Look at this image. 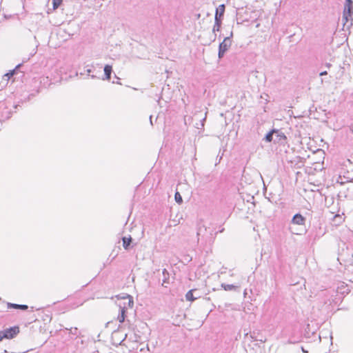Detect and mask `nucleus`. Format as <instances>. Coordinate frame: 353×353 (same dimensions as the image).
I'll use <instances>...</instances> for the list:
<instances>
[{
  "label": "nucleus",
  "instance_id": "f257e3e1",
  "mask_svg": "<svg viewBox=\"0 0 353 353\" xmlns=\"http://www.w3.org/2000/svg\"><path fill=\"white\" fill-rule=\"evenodd\" d=\"M233 36V32H231L230 36L224 38L223 41L220 43L219 46V52L218 57L219 59L223 57L225 53L228 50L232 45V39L231 38Z\"/></svg>",
  "mask_w": 353,
  "mask_h": 353
},
{
  "label": "nucleus",
  "instance_id": "f03ea898",
  "mask_svg": "<svg viewBox=\"0 0 353 353\" xmlns=\"http://www.w3.org/2000/svg\"><path fill=\"white\" fill-rule=\"evenodd\" d=\"M19 332L18 326L11 327L0 332L1 336L3 339H11L14 338Z\"/></svg>",
  "mask_w": 353,
  "mask_h": 353
},
{
  "label": "nucleus",
  "instance_id": "7ed1b4c3",
  "mask_svg": "<svg viewBox=\"0 0 353 353\" xmlns=\"http://www.w3.org/2000/svg\"><path fill=\"white\" fill-rule=\"evenodd\" d=\"M274 143L284 145L286 143L287 137L285 134L278 130H276V132L274 134Z\"/></svg>",
  "mask_w": 353,
  "mask_h": 353
},
{
  "label": "nucleus",
  "instance_id": "20e7f679",
  "mask_svg": "<svg viewBox=\"0 0 353 353\" xmlns=\"http://www.w3.org/2000/svg\"><path fill=\"white\" fill-rule=\"evenodd\" d=\"M353 14V1L352 0H346V4L343 11V17L347 21V15Z\"/></svg>",
  "mask_w": 353,
  "mask_h": 353
},
{
  "label": "nucleus",
  "instance_id": "39448f33",
  "mask_svg": "<svg viewBox=\"0 0 353 353\" xmlns=\"http://www.w3.org/2000/svg\"><path fill=\"white\" fill-rule=\"evenodd\" d=\"M305 217L302 216L300 213H296L293 216L291 223L294 225H305Z\"/></svg>",
  "mask_w": 353,
  "mask_h": 353
},
{
  "label": "nucleus",
  "instance_id": "423d86ee",
  "mask_svg": "<svg viewBox=\"0 0 353 353\" xmlns=\"http://www.w3.org/2000/svg\"><path fill=\"white\" fill-rule=\"evenodd\" d=\"M225 6L224 4H221L216 9L214 19L222 21L225 12Z\"/></svg>",
  "mask_w": 353,
  "mask_h": 353
},
{
  "label": "nucleus",
  "instance_id": "0eeeda50",
  "mask_svg": "<svg viewBox=\"0 0 353 353\" xmlns=\"http://www.w3.org/2000/svg\"><path fill=\"white\" fill-rule=\"evenodd\" d=\"M121 299L123 300V305H121V306H127V309L132 308L133 307L134 301L132 296L126 294L121 297Z\"/></svg>",
  "mask_w": 353,
  "mask_h": 353
},
{
  "label": "nucleus",
  "instance_id": "6e6552de",
  "mask_svg": "<svg viewBox=\"0 0 353 353\" xmlns=\"http://www.w3.org/2000/svg\"><path fill=\"white\" fill-rule=\"evenodd\" d=\"M119 306L120 309V312L118 315L117 319L120 323H123L125 321L127 306H121V304H119Z\"/></svg>",
  "mask_w": 353,
  "mask_h": 353
},
{
  "label": "nucleus",
  "instance_id": "1a4fd4ad",
  "mask_svg": "<svg viewBox=\"0 0 353 353\" xmlns=\"http://www.w3.org/2000/svg\"><path fill=\"white\" fill-rule=\"evenodd\" d=\"M162 274H163V281H162L161 285L165 288H167L168 287L167 284L170 283V274L167 271L166 269L163 270Z\"/></svg>",
  "mask_w": 353,
  "mask_h": 353
},
{
  "label": "nucleus",
  "instance_id": "9d476101",
  "mask_svg": "<svg viewBox=\"0 0 353 353\" xmlns=\"http://www.w3.org/2000/svg\"><path fill=\"white\" fill-rule=\"evenodd\" d=\"M103 70H104L105 77L103 78V80H110L111 73L112 72V66L110 65H105Z\"/></svg>",
  "mask_w": 353,
  "mask_h": 353
},
{
  "label": "nucleus",
  "instance_id": "9b49d317",
  "mask_svg": "<svg viewBox=\"0 0 353 353\" xmlns=\"http://www.w3.org/2000/svg\"><path fill=\"white\" fill-rule=\"evenodd\" d=\"M122 241H123V248L125 250H128L130 249V245L132 241V238L130 236H129V237L124 236L122 238Z\"/></svg>",
  "mask_w": 353,
  "mask_h": 353
},
{
  "label": "nucleus",
  "instance_id": "f8f14e48",
  "mask_svg": "<svg viewBox=\"0 0 353 353\" xmlns=\"http://www.w3.org/2000/svg\"><path fill=\"white\" fill-rule=\"evenodd\" d=\"M274 132H276V130L275 129H273L271 131H270L264 137V140L266 141V142H271V141H273L274 142Z\"/></svg>",
  "mask_w": 353,
  "mask_h": 353
},
{
  "label": "nucleus",
  "instance_id": "ddd939ff",
  "mask_svg": "<svg viewBox=\"0 0 353 353\" xmlns=\"http://www.w3.org/2000/svg\"><path fill=\"white\" fill-rule=\"evenodd\" d=\"M221 288H223L224 289V290H225V291H232V290L235 291L239 288V287L237 285H234L232 284H225V283L221 284Z\"/></svg>",
  "mask_w": 353,
  "mask_h": 353
},
{
  "label": "nucleus",
  "instance_id": "4468645a",
  "mask_svg": "<svg viewBox=\"0 0 353 353\" xmlns=\"http://www.w3.org/2000/svg\"><path fill=\"white\" fill-rule=\"evenodd\" d=\"M222 21L214 19V25L212 28V32L215 33L216 32H219L221 29Z\"/></svg>",
  "mask_w": 353,
  "mask_h": 353
},
{
  "label": "nucleus",
  "instance_id": "2eb2a0df",
  "mask_svg": "<svg viewBox=\"0 0 353 353\" xmlns=\"http://www.w3.org/2000/svg\"><path fill=\"white\" fill-rule=\"evenodd\" d=\"M195 291V290H189L186 294H185V299L187 301H193L197 298L194 296L193 293Z\"/></svg>",
  "mask_w": 353,
  "mask_h": 353
},
{
  "label": "nucleus",
  "instance_id": "dca6fc26",
  "mask_svg": "<svg viewBox=\"0 0 353 353\" xmlns=\"http://www.w3.org/2000/svg\"><path fill=\"white\" fill-rule=\"evenodd\" d=\"M174 199H175L176 202L179 204H180L183 202L182 196H181V194L179 192H176L175 193Z\"/></svg>",
  "mask_w": 353,
  "mask_h": 353
},
{
  "label": "nucleus",
  "instance_id": "f3484780",
  "mask_svg": "<svg viewBox=\"0 0 353 353\" xmlns=\"http://www.w3.org/2000/svg\"><path fill=\"white\" fill-rule=\"evenodd\" d=\"M62 3V0H52V7L55 10L58 8Z\"/></svg>",
  "mask_w": 353,
  "mask_h": 353
},
{
  "label": "nucleus",
  "instance_id": "a211bd4d",
  "mask_svg": "<svg viewBox=\"0 0 353 353\" xmlns=\"http://www.w3.org/2000/svg\"><path fill=\"white\" fill-rule=\"evenodd\" d=\"M252 16L250 18L253 19L252 21H255L259 17V11L254 10L252 12Z\"/></svg>",
  "mask_w": 353,
  "mask_h": 353
},
{
  "label": "nucleus",
  "instance_id": "6ab92c4d",
  "mask_svg": "<svg viewBox=\"0 0 353 353\" xmlns=\"http://www.w3.org/2000/svg\"><path fill=\"white\" fill-rule=\"evenodd\" d=\"M7 307L8 309H18L19 307V304L7 303Z\"/></svg>",
  "mask_w": 353,
  "mask_h": 353
},
{
  "label": "nucleus",
  "instance_id": "aec40b11",
  "mask_svg": "<svg viewBox=\"0 0 353 353\" xmlns=\"http://www.w3.org/2000/svg\"><path fill=\"white\" fill-rule=\"evenodd\" d=\"M21 65V64H18L13 70L10 71L9 73H7L5 76H7L9 79L10 77L13 76V74L16 72V70L19 68H20Z\"/></svg>",
  "mask_w": 353,
  "mask_h": 353
},
{
  "label": "nucleus",
  "instance_id": "412c9836",
  "mask_svg": "<svg viewBox=\"0 0 353 353\" xmlns=\"http://www.w3.org/2000/svg\"><path fill=\"white\" fill-rule=\"evenodd\" d=\"M6 104L3 101H0V110L2 109H6ZM3 119V112L0 111V120Z\"/></svg>",
  "mask_w": 353,
  "mask_h": 353
},
{
  "label": "nucleus",
  "instance_id": "4be33fe9",
  "mask_svg": "<svg viewBox=\"0 0 353 353\" xmlns=\"http://www.w3.org/2000/svg\"><path fill=\"white\" fill-rule=\"evenodd\" d=\"M70 334L73 335H78V328L77 327H71L70 329Z\"/></svg>",
  "mask_w": 353,
  "mask_h": 353
},
{
  "label": "nucleus",
  "instance_id": "5701e85b",
  "mask_svg": "<svg viewBox=\"0 0 353 353\" xmlns=\"http://www.w3.org/2000/svg\"><path fill=\"white\" fill-rule=\"evenodd\" d=\"M28 308V306L27 305L19 304V310H26Z\"/></svg>",
  "mask_w": 353,
  "mask_h": 353
},
{
  "label": "nucleus",
  "instance_id": "b1692460",
  "mask_svg": "<svg viewBox=\"0 0 353 353\" xmlns=\"http://www.w3.org/2000/svg\"><path fill=\"white\" fill-rule=\"evenodd\" d=\"M202 230H203V228L200 227V228H198L197 234H196L197 236H199L201 234Z\"/></svg>",
  "mask_w": 353,
  "mask_h": 353
},
{
  "label": "nucleus",
  "instance_id": "393cba45",
  "mask_svg": "<svg viewBox=\"0 0 353 353\" xmlns=\"http://www.w3.org/2000/svg\"><path fill=\"white\" fill-rule=\"evenodd\" d=\"M86 73L88 74V75H90V73L92 72V68H88L86 70H85Z\"/></svg>",
  "mask_w": 353,
  "mask_h": 353
},
{
  "label": "nucleus",
  "instance_id": "a878e982",
  "mask_svg": "<svg viewBox=\"0 0 353 353\" xmlns=\"http://www.w3.org/2000/svg\"><path fill=\"white\" fill-rule=\"evenodd\" d=\"M327 71H323V72H320V74H319L320 76H324V75H327Z\"/></svg>",
  "mask_w": 353,
  "mask_h": 353
},
{
  "label": "nucleus",
  "instance_id": "bb28decb",
  "mask_svg": "<svg viewBox=\"0 0 353 353\" xmlns=\"http://www.w3.org/2000/svg\"><path fill=\"white\" fill-rule=\"evenodd\" d=\"M150 121L151 125H153V123H152V116L150 117Z\"/></svg>",
  "mask_w": 353,
  "mask_h": 353
},
{
  "label": "nucleus",
  "instance_id": "cd10ccee",
  "mask_svg": "<svg viewBox=\"0 0 353 353\" xmlns=\"http://www.w3.org/2000/svg\"><path fill=\"white\" fill-rule=\"evenodd\" d=\"M259 27H260V23H256V28H259Z\"/></svg>",
  "mask_w": 353,
  "mask_h": 353
},
{
  "label": "nucleus",
  "instance_id": "c85d7f7f",
  "mask_svg": "<svg viewBox=\"0 0 353 353\" xmlns=\"http://www.w3.org/2000/svg\"><path fill=\"white\" fill-rule=\"evenodd\" d=\"M224 231V228H222V229H220V230L219 231V232H223Z\"/></svg>",
  "mask_w": 353,
  "mask_h": 353
},
{
  "label": "nucleus",
  "instance_id": "c756f323",
  "mask_svg": "<svg viewBox=\"0 0 353 353\" xmlns=\"http://www.w3.org/2000/svg\"><path fill=\"white\" fill-rule=\"evenodd\" d=\"M326 66H327V68H330V67L331 66V64H330V63H327V64H326Z\"/></svg>",
  "mask_w": 353,
  "mask_h": 353
},
{
  "label": "nucleus",
  "instance_id": "7c9ffc66",
  "mask_svg": "<svg viewBox=\"0 0 353 353\" xmlns=\"http://www.w3.org/2000/svg\"><path fill=\"white\" fill-rule=\"evenodd\" d=\"M90 77H91V78H92V79H94V78H96V76H94V75H93V74L90 75Z\"/></svg>",
  "mask_w": 353,
  "mask_h": 353
},
{
  "label": "nucleus",
  "instance_id": "2f4dec72",
  "mask_svg": "<svg viewBox=\"0 0 353 353\" xmlns=\"http://www.w3.org/2000/svg\"><path fill=\"white\" fill-rule=\"evenodd\" d=\"M351 254H352V260H353V249L351 250Z\"/></svg>",
  "mask_w": 353,
  "mask_h": 353
},
{
  "label": "nucleus",
  "instance_id": "473e14b6",
  "mask_svg": "<svg viewBox=\"0 0 353 353\" xmlns=\"http://www.w3.org/2000/svg\"><path fill=\"white\" fill-rule=\"evenodd\" d=\"M352 133H353V127H352Z\"/></svg>",
  "mask_w": 353,
  "mask_h": 353
},
{
  "label": "nucleus",
  "instance_id": "72a5a7b5",
  "mask_svg": "<svg viewBox=\"0 0 353 353\" xmlns=\"http://www.w3.org/2000/svg\"><path fill=\"white\" fill-rule=\"evenodd\" d=\"M1 301V298L0 297V301Z\"/></svg>",
  "mask_w": 353,
  "mask_h": 353
}]
</instances>
